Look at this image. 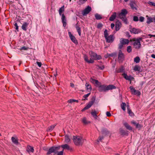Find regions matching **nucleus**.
<instances>
[{"instance_id": "f257e3e1", "label": "nucleus", "mask_w": 155, "mask_h": 155, "mask_svg": "<svg viewBox=\"0 0 155 155\" xmlns=\"http://www.w3.org/2000/svg\"><path fill=\"white\" fill-rule=\"evenodd\" d=\"M89 54L91 58H93V59L90 58V60L88 59L87 56L85 55L84 56V61L88 63H93L94 62V60H99L101 59L102 58L100 55H98L96 53L92 51L89 52Z\"/></svg>"}, {"instance_id": "f03ea898", "label": "nucleus", "mask_w": 155, "mask_h": 155, "mask_svg": "<svg viewBox=\"0 0 155 155\" xmlns=\"http://www.w3.org/2000/svg\"><path fill=\"white\" fill-rule=\"evenodd\" d=\"M60 149V146H53L51 147L48 150L46 155H49L52 153H54V155H63L64 153V150L58 152V150Z\"/></svg>"}, {"instance_id": "7ed1b4c3", "label": "nucleus", "mask_w": 155, "mask_h": 155, "mask_svg": "<svg viewBox=\"0 0 155 155\" xmlns=\"http://www.w3.org/2000/svg\"><path fill=\"white\" fill-rule=\"evenodd\" d=\"M127 13L128 12L126 9H122L120 13H117V17L121 19L125 24H127V19L126 15Z\"/></svg>"}, {"instance_id": "20e7f679", "label": "nucleus", "mask_w": 155, "mask_h": 155, "mask_svg": "<svg viewBox=\"0 0 155 155\" xmlns=\"http://www.w3.org/2000/svg\"><path fill=\"white\" fill-rule=\"evenodd\" d=\"M64 11V5H63L59 9V14L60 15H61L62 22L63 24V26L64 27L66 25V19L64 14H62V13Z\"/></svg>"}, {"instance_id": "39448f33", "label": "nucleus", "mask_w": 155, "mask_h": 155, "mask_svg": "<svg viewBox=\"0 0 155 155\" xmlns=\"http://www.w3.org/2000/svg\"><path fill=\"white\" fill-rule=\"evenodd\" d=\"M73 139L74 143L77 146L82 145L83 143L84 140L80 137L74 136Z\"/></svg>"}, {"instance_id": "423d86ee", "label": "nucleus", "mask_w": 155, "mask_h": 155, "mask_svg": "<svg viewBox=\"0 0 155 155\" xmlns=\"http://www.w3.org/2000/svg\"><path fill=\"white\" fill-rule=\"evenodd\" d=\"M96 99L95 96H93L92 97L91 99V101H90L87 104L83 109L81 111L83 112L85 110L88 109L90 108L94 104L95 102Z\"/></svg>"}, {"instance_id": "0eeeda50", "label": "nucleus", "mask_w": 155, "mask_h": 155, "mask_svg": "<svg viewBox=\"0 0 155 155\" xmlns=\"http://www.w3.org/2000/svg\"><path fill=\"white\" fill-rule=\"evenodd\" d=\"M124 54L123 53L121 50H119L118 55V61L119 62L122 63L124 59Z\"/></svg>"}, {"instance_id": "6e6552de", "label": "nucleus", "mask_w": 155, "mask_h": 155, "mask_svg": "<svg viewBox=\"0 0 155 155\" xmlns=\"http://www.w3.org/2000/svg\"><path fill=\"white\" fill-rule=\"evenodd\" d=\"M133 41H134L133 43L134 48L136 49H140L141 46L140 42L138 41H136L135 39H134Z\"/></svg>"}, {"instance_id": "1a4fd4ad", "label": "nucleus", "mask_w": 155, "mask_h": 155, "mask_svg": "<svg viewBox=\"0 0 155 155\" xmlns=\"http://www.w3.org/2000/svg\"><path fill=\"white\" fill-rule=\"evenodd\" d=\"M68 35L71 41L76 45H77L78 42L75 37L71 34V32H68Z\"/></svg>"}, {"instance_id": "9d476101", "label": "nucleus", "mask_w": 155, "mask_h": 155, "mask_svg": "<svg viewBox=\"0 0 155 155\" xmlns=\"http://www.w3.org/2000/svg\"><path fill=\"white\" fill-rule=\"evenodd\" d=\"M91 11V7L89 6H87V7L82 11V14L84 16L88 14Z\"/></svg>"}, {"instance_id": "9b49d317", "label": "nucleus", "mask_w": 155, "mask_h": 155, "mask_svg": "<svg viewBox=\"0 0 155 155\" xmlns=\"http://www.w3.org/2000/svg\"><path fill=\"white\" fill-rule=\"evenodd\" d=\"M130 31L131 33L137 34L141 32V30L139 29H137L135 28H131L132 27L131 25H130Z\"/></svg>"}, {"instance_id": "f8f14e48", "label": "nucleus", "mask_w": 155, "mask_h": 155, "mask_svg": "<svg viewBox=\"0 0 155 155\" xmlns=\"http://www.w3.org/2000/svg\"><path fill=\"white\" fill-rule=\"evenodd\" d=\"M122 75L123 77L126 80H128L131 82V81L134 79L133 77H132L131 75H130L128 76L127 74L125 73H123Z\"/></svg>"}, {"instance_id": "ddd939ff", "label": "nucleus", "mask_w": 155, "mask_h": 155, "mask_svg": "<svg viewBox=\"0 0 155 155\" xmlns=\"http://www.w3.org/2000/svg\"><path fill=\"white\" fill-rule=\"evenodd\" d=\"M105 39L106 42L108 43H112L114 40V37L113 35H111L108 36L107 37V39Z\"/></svg>"}, {"instance_id": "4468645a", "label": "nucleus", "mask_w": 155, "mask_h": 155, "mask_svg": "<svg viewBox=\"0 0 155 155\" xmlns=\"http://www.w3.org/2000/svg\"><path fill=\"white\" fill-rule=\"evenodd\" d=\"M122 24L121 22L118 20L116 21L115 23V30L116 31H118L121 28Z\"/></svg>"}, {"instance_id": "2eb2a0df", "label": "nucleus", "mask_w": 155, "mask_h": 155, "mask_svg": "<svg viewBox=\"0 0 155 155\" xmlns=\"http://www.w3.org/2000/svg\"><path fill=\"white\" fill-rule=\"evenodd\" d=\"M98 90L100 92L106 91H107V85L104 84L101 85L98 88Z\"/></svg>"}, {"instance_id": "dca6fc26", "label": "nucleus", "mask_w": 155, "mask_h": 155, "mask_svg": "<svg viewBox=\"0 0 155 155\" xmlns=\"http://www.w3.org/2000/svg\"><path fill=\"white\" fill-rule=\"evenodd\" d=\"M120 133L121 135L123 136H128L129 134V131L123 129L122 128H120L119 129Z\"/></svg>"}, {"instance_id": "f3484780", "label": "nucleus", "mask_w": 155, "mask_h": 155, "mask_svg": "<svg viewBox=\"0 0 155 155\" xmlns=\"http://www.w3.org/2000/svg\"><path fill=\"white\" fill-rule=\"evenodd\" d=\"M63 149V150L66 149L68 150H71V148L70 147V146L67 144H65L64 145H62L61 146L59 145Z\"/></svg>"}, {"instance_id": "a211bd4d", "label": "nucleus", "mask_w": 155, "mask_h": 155, "mask_svg": "<svg viewBox=\"0 0 155 155\" xmlns=\"http://www.w3.org/2000/svg\"><path fill=\"white\" fill-rule=\"evenodd\" d=\"M130 5L132 10H137V8L135 7L136 4L134 1H131L130 3Z\"/></svg>"}, {"instance_id": "6ab92c4d", "label": "nucleus", "mask_w": 155, "mask_h": 155, "mask_svg": "<svg viewBox=\"0 0 155 155\" xmlns=\"http://www.w3.org/2000/svg\"><path fill=\"white\" fill-rule=\"evenodd\" d=\"M129 40L128 39L122 38L120 40V42L123 44V45L127 44L129 43Z\"/></svg>"}, {"instance_id": "aec40b11", "label": "nucleus", "mask_w": 155, "mask_h": 155, "mask_svg": "<svg viewBox=\"0 0 155 155\" xmlns=\"http://www.w3.org/2000/svg\"><path fill=\"white\" fill-rule=\"evenodd\" d=\"M116 53H113L111 54L107 53V54L105 55L104 57L107 58L109 57H115L116 56Z\"/></svg>"}, {"instance_id": "412c9836", "label": "nucleus", "mask_w": 155, "mask_h": 155, "mask_svg": "<svg viewBox=\"0 0 155 155\" xmlns=\"http://www.w3.org/2000/svg\"><path fill=\"white\" fill-rule=\"evenodd\" d=\"M116 17H117V13L116 12H114L110 17L109 20L110 21H113Z\"/></svg>"}, {"instance_id": "4be33fe9", "label": "nucleus", "mask_w": 155, "mask_h": 155, "mask_svg": "<svg viewBox=\"0 0 155 155\" xmlns=\"http://www.w3.org/2000/svg\"><path fill=\"white\" fill-rule=\"evenodd\" d=\"M29 25L28 22H24L21 26L22 29L24 31H27V28Z\"/></svg>"}, {"instance_id": "5701e85b", "label": "nucleus", "mask_w": 155, "mask_h": 155, "mask_svg": "<svg viewBox=\"0 0 155 155\" xmlns=\"http://www.w3.org/2000/svg\"><path fill=\"white\" fill-rule=\"evenodd\" d=\"M101 133L102 134L106 135L109 134L110 132L106 128H105L102 129Z\"/></svg>"}, {"instance_id": "b1692460", "label": "nucleus", "mask_w": 155, "mask_h": 155, "mask_svg": "<svg viewBox=\"0 0 155 155\" xmlns=\"http://www.w3.org/2000/svg\"><path fill=\"white\" fill-rule=\"evenodd\" d=\"M123 125L125 126V128L127 130H132V127L130 126L127 122H124L123 123Z\"/></svg>"}, {"instance_id": "393cba45", "label": "nucleus", "mask_w": 155, "mask_h": 155, "mask_svg": "<svg viewBox=\"0 0 155 155\" xmlns=\"http://www.w3.org/2000/svg\"><path fill=\"white\" fill-rule=\"evenodd\" d=\"M11 140L14 144L17 145L18 144V139L17 138L12 137L11 138Z\"/></svg>"}, {"instance_id": "a878e982", "label": "nucleus", "mask_w": 155, "mask_h": 155, "mask_svg": "<svg viewBox=\"0 0 155 155\" xmlns=\"http://www.w3.org/2000/svg\"><path fill=\"white\" fill-rule=\"evenodd\" d=\"M116 72L117 73L124 72L125 68L123 66H121L119 69L116 70Z\"/></svg>"}, {"instance_id": "bb28decb", "label": "nucleus", "mask_w": 155, "mask_h": 155, "mask_svg": "<svg viewBox=\"0 0 155 155\" xmlns=\"http://www.w3.org/2000/svg\"><path fill=\"white\" fill-rule=\"evenodd\" d=\"M127 112L131 116H133L134 115V114L132 112L131 110L130 109L129 105H127Z\"/></svg>"}, {"instance_id": "cd10ccee", "label": "nucleus", "mask_w": 155, "mask_h": 155, "mask_svg": "<svg viewBox=\"0 0 155 155\" xmlns=\"http://www.w3.org/2000/svg\"><path fill=\"white\" fill-rule=\"evenodd\" d=\"M27 150L28 152H31L33 153L34 152V148L33 147L30 146H28L27 147Z\"/></svg>"}, {"instance_id": "c85d7f7f", "label": "nucleus", "mask_w": 155, "mask_h": 155, "mask_svg": "<svg viewBox=\"0 0 155 155\" xmlns=\"http://www.w3.org/2000/svg\"><path fill=\"white\" fill-rule=\"evenodd\" d=\"M116 88V87L113 85H109L107 86V91L110 90H112L113 89H115Z\"/></svg>"}, {"instance_id": "c756f323", "label": "nucleus", "mask_w": 155, "mask_h": 155, "mask_svg": "<svg viewBox=\"0 0 155 155\" xmlns=\"http://www.w3.org/2000/svg\"><path fill=\"white\" fill-rule=\"evenodd\" d=\"M134 70L135 71H141V68L139 66H138L137 65H136L134 67Z\"/></svg>"}, {"instance_id": "7c9ffc66", "label": "nucleus", "mask_w": 155, "mask_h": 155, "mask_svg": "<svg viewBox=\"0 0 155 155\" xmlns=\"http://www.w3.org/2000/svg\"><path fill=\"white\" fill-rule=\"evenodd\" d=\"M55 125H52L48 127L47 129V131L48 132H51L54 129L55 126Z\"/></svg>"}, {"instance_id": "2f4dec72", "label": "nucleus", "mask_w": 155, "mask_h": 155, "mask_svg": "<svg viewBox=\"0 0 155 155\" xmlns=\"http://www.w3.org/2000/svg\"><path fill=\"white\" fill-rule=\"evenodd\" d=\"M126 104L125 103L122 102L121 104V109L124 111H125L126 110Z\"/></svg>"}, {"instance_id": "473e14b6", "label": "nucleus", "mask_w": 155, "mask_h": 155, "mask_svg": "<svg viewBox=\"0 0 155 155\" xmlns=\"http://www.w3.org/2000/svg\"><path fill=\"white\" fill-rule=\"evenodd\" d=\"M95 17L97 20H100L102 18L101 15L98 13L95 14Z\"/></svg>"}, {"instance_id": "72a5a7b5", "label": "nucleus", "mask_w": 155, "mask_h": 155, "mask_svg": "<svg viewBox=\"0 0 155 155\" xmlns=\"http://www.w3.org/2000/svg\"><path fill=\"white\" fill-rule=\"evenodd\" d=\"M91 114L93 116V117L96 119H97V114L96 112L94 111L91 112Z\"/></svg>"}, {"instance_id": "f704fd0d", "label": "nucleus", "mask_w": 155, "mask_h": 155, "mask_svg": "<svg viewBox=\"0 0 155 155\" xmlns=\"http://www.w3.org/2000/svg\"><path fill=\"white\" fill-rule=\"evenodd\" d=\"M85 86L86 87L87 90H90L91 91L92 89L91 86L89 84L86 83L85 84Z\"/></svg>"}, {"instance_id": "c9c22d12", "label": "nucleus", "mask_w": 155, "mask_h": 155, "mask_svg": "<svg viewBox=\"0 0 155 155\" xmlns=\"http://www.w3.org/2000/svg\"><path fill=\"white\" fill-rule=\"evenodd\" d=\"M76 28L77 31L78 32V34L80 36L81 35V28L77 26H76Z\"/></svg>"}, {"instance_id": "e433bc0d", "label": "nucleus", "mask_w": 155, "mask_h": 155, "mask_svg": "<svg viewBox=\"0 0 155 155\" xmlns=\"http://www.w3.org/2000/svg\"><path fill=\"white\" fill-rule=\"evenodd\" d=\"M153 22V18L151 17H148L147 18V23L148 24H149L150 23Z\"/></svg>"}, {"instance_id": "4c0bfd02", "label": "nucleus", "mask_w": 155, "mask_h": 155, "mask_svg": "<svg viewBox=\"0 0 155 155\" xmlns=\"http://www.w3.org/2000/svg\"><path fill=\"white\" fill-rule=\"evenodd\" d=\"M140 58L139 57L137 56L134 58V62H136L137 63H138L140 61Z\"/></svg>"}, {"instance_id": "58836bf2", "label": "nucleus", "mask_w": 155, "mask_h": 155, "mask_svg": "<svg viewBox=\"0 0 155 155\" xmlns=\"http://www.w3.org/2000/svg\"><path fill=\"white\" fill-rule=\"evenodd\" d=\"M104 37L105 39H107V37L108 36V34L107 33V30L105 29L104 32Z\"/></svg>"}, {"instance_id": "ea45409f", "label": "nucleus", "mask_w": 155, "mask_h": 155, "mask_svg": "<svg viewBox=\"0 0 155 155\" xmlns=\"http://www.w3.org/2000/svg\"><path fill=\"white\" fill-rule=\"evenodd\" d=\"M82 121L83 123L85 124H87L89 123H90V122L87 121L86 117H84Z\"/></svg>"}, {"instance_id": "a19ab883", "label": "nucleus", "mask_w": 155, "mask_h": 155, "mask_svg": "<svg viewBox=\"0 0 155 155\" xmlns=\"http://www.w3.org/2000/svg\"><path fill=\"white\" fill-rule=\"evenodd\" d=\"M91 82L94 84L97 83V82H98V80H95L92 78L91 79Z\"/></svg>"}, {"instance_id": "79ce46f5", "label": "nucleus", "mask_w": 155, "mask_h": 155, "mask_svg": "<svg viewBox=\"0 0 155 155\" xmlns=\"http://www.w3.org/2000/svg\"><path fill=\"white\" fill-rule=\"evenodd\" d=\"M130 90H131V91L132 93V94H133V93L134 92H136V90L134 88V87L132 86H130L129 87Z\"/></svg>"}, {"instance_id": "37998d69", "label": "nucleus", "mask_w": 155, "mask_h": 155, "mask_svg": "<svg viewBox=\"0 0 155 155\" xmlns=\"http://www.w3.org/2000/svg\"><path fill=\"white\" fill-rule=\"evenodd\" d=\"M74 102L78 103V100H76L73 99H71L68 101V102L71 103Z\"/></svg>"}, {"instance_id": "c03bdc74", "label": "nucleus", "mask_w": 155, "mask_h": 155, "mask_svg": "<svg viewBox=\"0 0 155 155\" xmlns=\"http://www.w3.org/2000/svg\"><path fill=\"white\" fill-rule=\"evenodd\" d=\"M90 94L91 93H89L86 95H84L83 97L84 98V99H82V100H87V98L89 96Z\"/></svg>"}, {"instance_id": "a18cd8bd", "label": "nucleus", "mask_w": 155, "mask_h": 155, "mask_svg": "<svg viewBox=\"0 0 155 155\" xmlns=\"http://www.w3.org/2000/svg\"><path fill=\"white\" fill-rule=\"evenodd\" d=\"M97 69H98L103 70L104 68V65L100 66L99 65H97Z\"/></svg>"}, {"instance_id": "49530a36", "label": "nucleus", "mask_w": 155, "mask_h": 155, "mask_svg": "<svg viewBox=\"0 0 155 155\" xmlns=\"http://www.w3.org/2000/svg\"><path fill=\"white\" fill-rule=\"evenodd\" d=\"M65 141L66 142H68L70 141V139L69 138V136L67 135H66L65 136Z\"/></svg>"}, {"instance_id": "de8ad7c7", "label": "nucleus", "mask_w": 155, "mask_h": 155, "mask_svg": "<svg viewBox=\"0 0 155 155\" xmlns=\"http://www.w3.org/2000/svg\"><path fill=\"white\" fill-rule=\"evenodd\" d=\"M127 51L129 53L132 51L131 47L130 46H128L127 48Z\"/></svg>"}, {"instance_id": "09e8293b", "label": "nucleus", "mask_w": 155, "mask_h": 155, "mask_svg": "<svg viewBox=\"0 0 155 155\" xmlns=\"http://www.w3.org/2000/svg\"><path fill=\"white\" fill-rule=\"evenodd\" d=\"M133 94L134 95H137V96H139L140 95L141 93L139 91L136 90V92H134L133 93Z\"/></svg>"}, {"instance_id": "8fccbe9b", "label": "nucleus", "mask_w": 155, "mask_h": 155, "mask_svg": "<svg viewBox=\"0 0 155 155\" xmlns=\"http://www.w3.org/2000/svg\"><path fill=\"white\" fill-rule=\"evenodd\" d=\"M142 127V126L139 124V123L136 125V128L139 129V130H140Z\"/></svg>"}, {"instance_id": "3c124183", "label": "nucleus", "mask_w": 155, "mask_h": 155, "mask_svg": "<svg viewBox=\"0 0 155 155\" xmlns=\"http://www.w3.org/2000/svg\"><path fill=\"white\" fill-rule=\"evenodd\" d=\"M123 45H123V44L120 42V43L118 45V48L120 49V50H121L123 47Z\"/></svg>"}, {"instance_id": "603ef678", "label": "nucleus", "mask_w": 155, "mask_h": 155, "mask_svg": "<svg viewBox=\"0 0 155 155\" xmlns=\"http://www.w3.org/2000/svg\"><path fill=\"white\" fill-rule=\"evenodd\" d=\"M87 1V0H79L80 4H83Z\"/></svg>"}, {"instance_id": "864d4df0", "label": "nucleus", "mask_w": 155, "mask_h": 155, "mask_svg": "<svg viewBox=\"0 0 155 155\" xmlns=\"http://www.w3.org/2000/svg\"><path fill=\"white\" fill-rule=\"evenodd\" d=\"M139 20L137 16H134L133 17V21H137Z\"/></svg>"}, {"instance_id": "5fc2aeb1", "label": "nucleus", "mask_w": 155, "mask_h": 155, "mask_svg": "<svg viewBox=\"0 0 155 155\" xmlns=\"http://www.w3.org/2000/svg\"><path fill=\"white\" fill-rule=\"evenodd\" d=\"M14 26L15 27V28L17 30V31H18V25L17 23L16 22L15 23Z\"/></svg>"}, {"instance_id": "6e6d98bb", "label": "nucleus", "mask_w": 155, "mask_h": 155, "mask_svg": "<svg viewBox=\"0 0 155 155\" xmlns=\"http://www.w3.org/2000/svg\"><path fill=\"white\" fill-rule=\"evenodd\" d=\"M28 48H27V47H26L25 46H23V47H21L20 48V50H28Z\"/></svg>"}, {"instance_id": "4d7b16f0", "label": "nucleus", "mask_w": 155, "mask_h": 155, "mask_svg": "<svg viewBox=\"0 0 155 155\" xmlns=\"http://www.w3.org/2000/svg\"><path fill=\"white\" fill-rule=\"evenodd\" d=\"M103 26V25L101 23H99L97 25V27L98 28H101Z\"/></svg>"}, {"instance_id": "13d9d810", "label": "nucleus", "mask_w": 155, "mask_h": 155, "mask_svg": "<svg viewBox=\"0 0 155 155\" xmlns=\"http://www.w3.org/2000/svg\"><path fill=\"white\" fill-rule=\"evenodd\" d=\"M147 3L148 4L150 5H152L153 6H155V3L153 2L150 1L148 2Z\"/></svg>"}, {"instance_id": "bf43d9fd", "label": "nucleus", "mask_w": 155, "mask_h": 155, "mask_svg": "<svg viewBox=\"0 0 155 155\" xmlns=\"http://www.w3.org/2000/svg\"><path fill=\"white\" fill-rule=\"evenodd\" d=\"M144 17L142 16H140L139 18V21L140 22H143L144 20Z\"/></svg>"}, {"instance_id": "052dcab7", "label": "nucleus", "mask_w": 155, "mask_h": 155, "mask_svg": "<svg viewBox=\"0 0 155 155\" xmlns=\"http://www.w3.org/2000/svg\"><path fill=\"white\" fill-rule=\"evenodd\" d=\"M96 84V86L98 88H99V87H100V86L101 85V83L100 82H99L98 81V82L97 83L95 84Z\"/></svg>"}, {"instance_id": "680f3d73", "label": "nucleus", "mask_w": 155, "mask_h": 155, "mask_svg": "<svg viewBox=\"0 0 155 155\" xmlns=\"http://www.w3.org/2000/svg\"><path fill=\"white\" fill-rule=\"evenodd\" d=\"M147 36H150V38H151L152 37H155V35H151L150 34H149L147 36H146V38H148Z\"/></svg>"}, {"instance_id": "e2e57ef3", "label": "nucleus", "mask_w": 155, "mask_h": 155, "mask_svg": "<svg viewBox=\"0 0 155 155\" xmlns=\"http://www.w3.org/2000/svg\"><path fill=\"white\" fill-rule=\"evenodd\" d=\"M142 39L143 38H142L140 37L139 38L135 39H135L136 41H138L140 42V41H141L142 40Z\"/></svg>"}, {"instance_id": "0e129e2a", "label": "nucleus", "mask_w": 155, "mask_h": 155, "mask_svg": "<svg viewBox=\"0 0 155 155\" xmlns=\"http://www.w3.org/2000/svg\"><path fill=\"white\" fill-rule=\"evenodd\" d=\"M106 114V115L107 117H110L111 116V114L109 112L107 111Z\"/></svg>"}, {"instance_id": "69168bd1", "label": "nucleus", "mask_w": 155, "mask_h": 155, "mask_svg": "<svg viewBox=\"0 0 155 155\" xmlns=\"http://www.w3.org/2000/svg\"><path fill=\"white\" fill-rule=\"evenodd\" d=\"M36 63H37V64H38V66L39 67H40L41 66V65H42V63L41 62H39L37 61L36 62Z\"/></svg>"}, {"instance_id": "338daca9", "label": "nucleus", "mask_w": 155, "mask_h": 155, "mask_svg": "<svg viewBox=\"0 0 155 155\" xmlns=\"http://www.w3.org/2000/svg\"><path fill=\"white\" fill-rule=\"evenodd\" d=\"M126 34L128 38H129L131 37V35H130V33L129 32H126Z\"/></svg>"}, {"instance_id": "774afa93", "label": "nucleus", "mask_w": 155, "mask_h": 155, "mask_svg": "<svg viewBox=\"0 0 155 155\" xmlns=\"http://www.w3.org/2000/svg\"><path fill=\"white\" fill-rule=\"evenodd\" d=\"M103 138H104L103 136H100L98 138V139L100 141H101L102 139H103Z\"/></svg>"}]
</instances>
